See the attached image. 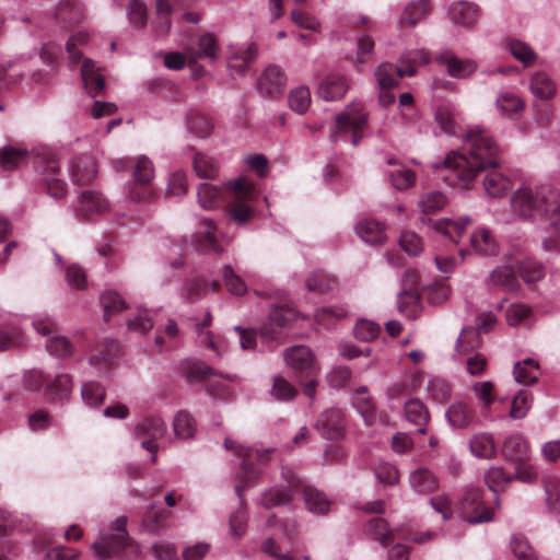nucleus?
I'll return each instance as SVG.
<instances>
[{
	"label": "nucleus",
	"instance_id": "nucleus-55",
	"mask_svg": "<svg viewBox=\"0 0 560 560\" xmlns=\"http://www.w3.org/2000/svg\"><path fill=\"white\" fill-rule=\"evenodd\" d=\"M447 203V198L441 191H430L419 201L423 213H435L442 210Z\"/></svg>",
	"mask_w": 560,
	"mask_h": 560
},
{
	"label": "nucleus",
	"instance_id": "nucleus-58",
	"mask_svg": "<svg viewBox=\"0 0 560 560\" xmlns=\"http://www.w3.org/2000/svg\"><path fill=\"white\" fill-rule=\"evenodd\" d=\"M295 387L290 384L284 377L277 376L273 380V385L271 388V395L280 401H288L295 397L296 395Z\"/></svg>",
	"mask_w": 560,
	"mask_h": 560
},
{
	"label": "nucleus",
	"instance_id": "nucleus-32",
	"mask_svg": "<svg viewBox=\"0 0 560 560\" xmlns=\"http://www.w3.org/2000/svg\"><path fill=\"white\" fill-rule=\"evenodd\" d=\"M529 90L533 95L540 100H550L557 93L553 80L544 71L535 72L529 81Z\"/></svg>",
	"mask_w": 560,
	"mask_h": 560
},
{
	"label": "nucleus",
	"instance_id": "nucleus-38",
	"mask_svg": "<svg viewBox=\"0 0 560 560\" xmlns=\"http://www.w3.org/2000/svg\"><path fill=\"white\" fill-rule=\"evenodd\" d=\"M505 47L516 60L523 63L524 67L534 65L537 59L535 50L527 43L520 39H508Z\"/></svg>",
	"mask_w": 560,
	"mask_h": 560
},
{
	"label": "nucleus",
	"instance_id": "nucleus-33",
	"mask_svg": "<svg viewBox=\"0 0 560 560\" xmlns=\"http://www.w3.org/2000/svg\"><path fill=\"white\" fill-rule=\"evenodd\" d=\"M355 232L364 242L370 244H383L386 241L385 226L376 220L359 222Z\"/></svg>",
	"mask_w": 560,
	"mask_h": 560
},
{
	"label": "nucleus",
	"instance_id": "nucleus-62",
	"mask_svg": "<svg viewBox=\"0 0 560 560\" xmlns=\"http://www.w3.org/2000/svg\"><path fill=\"white\" fill-rule=\"evenodd\" d=\"M154 177L153 163L147 156L137 160L133 178L139 184H149Z\"/></svg>",
	"mask_w": 560,
	"mask_h": 560
},
{
	"label": "nucleus",
	"instance_id": "nucleus-23",
	"mask_svg": "<svg viewBox=\"0 0 560 560\" xmlns=\"http://www.w3.org/2000/svg\"><path fill=\"white\" fill-rule=\"evenodd\" d=\"M219 49L215 36L211 33H205L198 38V48L196 50L191 47L187 48L186 54L188 55L189 62H196L201 58L217 60Z\"/></svg>",
	"mask_w": 560,
	"mask_h": 560
},
{
	"label": "nucleus",
	"instance_id": "nucleus-64",
	"mask_svg": "<svg viewBox=\"0 0 560 560\" xmlns=\"http://www.w3.org/2000/svg\"><path fill=\"white\" fill-rule=\"evenodd\" d=\"M47 351L55 357H68L72 353V345L63 336H55L46 343Z\"/></svg>",
	"mask_w": 560,
	"mask_h": 560
},
{
	"label": "nucleus",
	"instance_id": "nucleus-3",
	"mask_svg": "<svg viewBox=\"0 0 560 560\" xmlns=\"http://www.w3.org/2000/svg\"><path fill=\"white\" fill-rule=\"evenodd\" d=\"M127 516L114 520L107 530H102L91 545L93 555L98 560L110 558H131L140 553L139 545L127 530Z\"/></svg>",
	"mask_w": 560,
	"mask_h": 560
},
{
	"label": "nucleus",
	"instance_id": "nucleus-30",
	"mask_svg": "<svg viewBox=\"0 0 560 560\" xmlns=\"http://www.w3.org/2000/svg\"><path fill=\"white\" fill-rule=\"evenodd\" d=\"M470 245L475 253L483 256L495 255L499 250L494 236L485 228L478 229L471 234Z\"/></svg>",
	"mask_w": 560,
	"mask_h": 560
},
{
	"label": "nucleus",
	"instance_id": "nucleus-9",
	"mask_svg": "<svg viewBox=\"0 0 560 560\" xmlns=\"http://www.w3.org/2000/svg\"><path fill=\"white\" fill-rule=\"evenodd\" d=\"M36 170L49 196L55 199L66 196L67 184L60 178V165L52 154L37 158Z\"/></svg>",
	"mask_w": 560,
	"mask_h": 560
},
{
	"label": "nucleus",
	"instance_id": "nucleus-42",
	"mask_svg": "<svg viewBox=\"0 0 560 560\" xmlns=\"http://www.w3.org/2000/svg\"><path fill=\"white\" fill-rule=\"evenodd\" d=\"M71 389L72 380L68 374H58L52 382L47 383V395L51 400L66 399Z\"/></svg>",
	"mask_w": 560,
	"mask_h": 560
},
{
	"label": "nucleus",
	"instance_id": "nucleus-53",
	"mask_svg": "<svg viewBox=\"0 0 560 560\" xmlns=\"http://www.w3.org/2000/svg\"><path fill=\"white\" fill-rule=\"evenodd\" d=\"M368 534L374 539L386 546L392 539V532L384 518L375 517L370 521L366 527Z\"/></svg>",
	"mask_w": 560,
	"mask_h": 560
},
{
	"label": "nucleus",
	"instance_id": "nucleus-7",
	"mask_svg": "<svg viewBox=\"0 0 560 560\" xmlns=\"http://www.w3.org/2000/svg\"><path fill=\"white\" fill-rule=\"evenodd\" d=\"M136 439H143L141 446L152 454L151 462H156L158 443L167 432L165 421L158 416H147L131 428Z\"/></svg>",
	"mask_w": 560,
	"mask_h": 560
},
{
	"label": "nucleus",
	"instance_id": "nucleus-50",
	"mask_svg": "<svg viewBox=\"0 0 560 560\" xmlns=\"http://www.w3.org/2000/svg\"><path fill=\"white\" fill-rule=\"evenodd\" d=\"M170 516L166 511H153L152 509L147 511L142 525L148 533L160 534L165 528V520Z\"/></svg>",
	"mask_w": 560,
	"mask_h": 560
},
{
	"label": "nucleus",
	"instance_id": "nucleus-36",
	"mask_svg": "<svg viewBox=\"0 0 560 560\" xmlns=\"http://www.w3.org/2000/svg\"><path fill=\"white\" fill-rule=\"evenodd\" d=\"M514 378L517 383L529 385L537 382L539 376V364L532 358H527L514 365Z\"/></svg>",
	"mask_w": 560,
	"mask_h": 560
},
{
	"label": "nucleus",
	"instance_id": "nucleus-59",
	"mask_svg": "<svg viewBox=\"0 0 560 560\" xmlns=\"http://www.w3.org/2000/svg\"><path fill=\"white\" fill-rule=\"evenodd\" d=\"M222 277L229 292L232 294L242 295L246 292V284L230 265L223 267Z\"/></svg>",
	"mask_w": 560,
	"mask_h": 560
},
{
	"label": "nucleus",
	"instance_id": "nucleus-17",
	"mask_svg": "<svg viewBox=\"0 0 560 560\" xmlns=\"http://www.w3.org/2000/svg\"><path fill=\"white\" fill-rule=\"evenodd\" d=\"M417 70L411 66L406 69L395 67L392 63L384 62L378 66L375 77L381 90H390L398 83V79L402 77H412Z\"/></svg>",
	"mask_w": 560,
	"mask_h": 560
},
{
	"label": "nucleus",
	"instance_id": "nucleus-45",
	"mask_svg": "<svg viewBox=\"0 0 560 560\" xmlns=\"http://www.w3.org/2000/svg\"><path fill=\"white\" fill-rule=\"evenodd\" d=\"M353 405L360 411L364 421L372 423L374 417V402L368 394L366 387H360L353 395Z\"/></svg>",
	"mask_w": 560,
	"mask_h": 560
},
{
	"label": "nucleus",
	"instance_id": "nucleus-57",
	"mask_svg": "<svg viewBox=\"0 0 560 560\" xmlns=\"http://www.w3.org/2000/svg\"><path fill=\"white\" fill-rule=\"evenodd\" d=\"M389 179L396 189L404 190L415 185L416 174L410 168L400 166L398 170L389 173Z\"/></svg>",
	"mask_w": 560,
	"mask_h": 560
},
{
	"label": "nucleus",
	"instance_id": "nucleus-48",
	"mask_svg": "<svg viewBox=\"0 0 560 560\" xmlns=\"http://www.w3.org/2000/svg\"><path fill=\"white\" fill-rule=\"evenodd\" d=\"M511 550L518 560H538L534 548L523 535H513L511 538Z\"/></svg>",
	"mask_w": 560,
	"mask_h": 560
},
{
	"label": "nucleus",
	"instance_id": "nucleus-37",
	"mask_svg": "<svg viewBox=\"0 0 560 560\" xmlns=\"http://www.w3.org/2000/svg\"><path fill=\"white\" fill-rule=\"evenodd\" d=\"M303 494L305 504L312 513L325 514L329 511L331 502L325 493L314 487L304 486Z\"/></svg>",
	"mask_w": 560,
	"mask_h": 560
},
{
	"label": "nucleus",
	"instance_id": "nucleus-15",
	"mask_svg": "<svg viewBox=\"0 0 560 560\" xmlns=\"http://www.w3.org/2000/svg\"><path fill=\"white\" fill-rule=\"evenodd\" d=\"M69 173L74 184H90L97 175L96 161L89 154L78 155L71 160L69 164Z\"/></svg>",
	"mask_w": 560,
	"mask_h": 560
},
{
	"label": "nucleus",
	"instance_id": "nucleus-6",
	"mask_svg": "<svg viewBox=\"0 0 560 560\" xmlns=\"http://www.w3.org/2000/svg\"><path fill=\"white\" fill-rule=\"evenodd\" d=\"M457 510L462 518L471 525L493 520V510L483 500V491L479 488L466 489L458 501Z\"/></svg>",
	"mask_w": 560,
	"mask_h": 560
},
{
	"label": "nucleus",
	"instance_id": "nucleus-13",
	"mask_svg": "<svg viewBox=\"0 0 560 560\" xmlns=\"http://www.w3.org/2000/svg\"><path fill=\"white\" fill-rule=\"evenodd\" d=\"M477 334L475 331H463L457 339L456 351L457 355H463V360L466 364V371L471 376H479L483 374L486 371L488 361L487 358L477 352H468L465 343L468 342L470 338H476Z\"/></svg>",
	"mask_w": 560,
	"mask_h": 560
},
{
	"label": "nucleus",
	"instance_id": "nucleus-12",
	"mask_svg": "<svg viewBox=\"0 0 560 560\" xmlns=\"http://www.w3.org/2000/svg\"><path fill=\"white\" fill-rule=\"evenodd\" d=\"M283 358L292 370L305 373L306 376H314L319 370L314 353L305 346H294L285 349Z\"/></svg>",
	"mask_w": 560,
	"mask_h": 560
},
{
	"label": "nucleus",
	"instance_id": "nucleus-11",
	"mask_svg": "<svg viewBox=\"0 0 560 560\" xmlns=\"http://www.w3.org/2000/svg\"><path fill=\"white\" fill-rule=\"evenodd\" d=\"M228 49L226 67L231 75L246 74L250 69V63L258 56V48L254 43L242 46L230 45Z\"/></svg>",
	"mask_w": 560,
	"mask_h": 560
},
{
	"label": "nucleus",
	"instance_id": "nucleus-5",
	"mask_svg": "<svg viewBox=\"0 0 560 560\" xmlns=\"http://www.w3.org/2000/svg\"><path fill=\"white\" fill-rule=\"evenodd\" d=\"M368 125V114L362 105L351 104L336 115L335 129L330 133L332 142L350 140L352 145H358L363 138Z\"/></svg>",
	"mask_w": 560,
	"mask_h": 560
},
{
	"label": "nucleus",
	"instance_id": "nucleus-18",
	"mask_svg": "<svg viewBox=\"0 0 560 560\" xmlns=\"http://www.w3.org/2000/svg\"><path fill=\"white\" fill-rule=\"evenodd\" d=\"M448 424L454 429H467L476 420V411L468 404L454 401L445 411Z\"/></svg>",
	"mask_w": 560,
	"mask_h": 560
},
{
	"label": "nucleus",
	"instance_id": "nucleus-4",
	"mask_svg": "<svg viewBox=\"0 0 560 560\" xmlns=\"http://www.w3.org/2000/svg\"><path fill=\"white\" fill-rule=\"evenodd\" d=\"M224 447L241 459L236 479L244 487L259 478L261 467L269 463L275 451L273 448L245 447L230 438L224 439Z\"/></svg>",
	"mask_w": 560,
	"mask_h": 560
},
{
	"label": "nucleus",
	"instance_id": "nucleus-54",
	"mask_svg": "<svg viewBox=\"0 0 560 560\" xmlns=\"http://www.w3.org/2000/svg\"><path fill=\"white\" fill-rule=\"evenodd\" d=\"M427 390L429 396L439 402H445L452 395V386L445 380L440 377H433L430 380Z\"/></svg>",
	"mask_w": 560,
	"mask_h": 560
},
{
	"label": "nucleus",
	"instance_id": "nucleus-29",
	"mask_svg": "<svg viewBox=\"0 0 560 560\" xmlns=\"http://www.w3.org/2000/svg\"><path fill=\"white\" fill-rule=\"evenodd\" d=\"M438 61L446 66L447 72L454 78H466L475 72L476 65L470 60L458 59L451 51L439 55Z\"/></svg>",
	"mask_w": 560,
	"mask_h": 560
},
{
	"label": "nucleus",
	"instance_id": "nucleus-22",
	"mask_svg": "<svg viewBox=\"0 0 560 560\" xmlns=\"http://www.w3.org/2000/svg\"><path fill=\"white\" fill-rule=\"evenodd\" d=\"M487 282L489 285L501 288L508 292H516L520 289L516 272L509 265L494 268L489 275Z\"/></svg>",
	"mask_w": 560,
	"mask_h": 560
},
{
	"label": "nucleus",
	"instance_id": "nucleus-40",
	"mask_svg": "<svg viewBox=\"0 0 560 560\" xmlns=\"http://www.w3.org/2000/svg\"><path fill=\"white\" fill-rule=\"evenodd\" d=\"M470 223L468 217H464L460 220L441 219L433 223L435 231L447 236L453 243H457V236L464 232L465 228Z\"/></svg>",
	"mask_w": 560,
	"mask_h": 560
},
{
	"label": "nucleus",
	"instance_id": "nucleus-28",
	"mask_svg": "<svg viewBox=\"0 0 560 560\" xmlns=\"http://www.w3.org/2000/svg\"><path fill=\"white\" fill-rule=\"evenodd\" d=\"M429 13L430 3L428 0L411 1L404 9L399 24L402 27H415L418 23L425 20Z\"/></svg>",
	"mask_w": 560,
	"mask_h": 560
},
{
	"label": "nucleus",
	"instance_id": "nucleus-63",
	"mask_svg": "<svg viewBox=\"0 0 560 560\" xmlns=\"http://www.w3.org/2000/svg\"><path fill=\"white\" fill-rule=\"evenodd\" d=\"M399 244L401 248L411 256L419 255L423 249L421 238L411 231L402 232L400 235Z\"/></svg>",
	"mask_w": 560,
	"mask_h": 560
},
{
	"label": "nucleus",
	"instance_id": "nucleus-19",
	"mask_svg": "<svg viewBox=\"0 0 560 560\" xmlns=\"http://www.w3.org/2000/svg\"><path fill=\"white\" fill-rule=\"evenodd\" d=\"M349 83L345 75L340 73H329L319 83L317 93L325 101H335L341 98L348 91Z\"/></svg>",
	"mask_w": 560,
	"mask_h": 560
},
{
	"label": "nucleus",
	"instance_id": "nucleus-56",
	"mask_svg": "<svg viewBox=\"0 0 560 560\" xmlns=\"http://www.w3.org/2000/svg\"><path fill=\"white\" fill-rule=\"evenodd\" d=\"M518 271L520 276L527 283L537 282L545 275L542 265L530 259L522 261L520 264Z\"/></svg>",
	"mask_w": 560,
	"mask_h": 560
},
{
	"label": "nucleus",
	"instance_id": "nucleus-51",
	"mask_svg": "<svg viewBox=\"0 0 560 560\" xmlns=\"http://www.w3.org/2000/svg\"><path fill=\"white\" fill-rule=\"evenodd\" d=\"M289 105L292 110L304 114L311 105V92L306 86H298L289 95Z\"/></svg>",
	"mask_w": 560,
	"mask_h": 560
},
{
	"label": "nucleus",
	"instance_id": "nucleus-21",
	"mask_svg": "<svg viewBox=\"0 0 560 560\" xmlns=\"http://www.w3.org/2000/svg\"><path fill=\"white\" fill-rule=\"evenodd\" d=\"M295 317L294 310L285 306H275L269 313V324L261 329V337L275 339L276 328L287 327Z\"/></svg>",
	"mask_w": 560,
	"mask_h": 560
},
{
	"label": "nucleus",
	"instance_id": "nucleus-10",
	"mask_svg": "<svg viewBox=\"0 0 560 560\" xmlns=\"http://www.w3.org/2000/svg\"><path fill=\"white\" fill-rule=\"evenodd\" d=\"M314 427L324 439L340 440L346 433L345 413L339 408L326 409L319 415Z\"/></svg>",
	"mask_w": 560,
	"mask_h": 560
},
{
	"label": "nucleus",
	"instance_id": "nucleus-41",
	"mask_svg": "<svg viewBox=\"0 0 560 560\" xmlns=\"http://www.w3.org/2000/svg\"><path fill=\"white\" fill-rule=\"evenodd\" d=\"M220 283L217 280L194 279L186 283L185 295L189 301H196L205 296L210 291H217Z\"/></svg>",
	"mask_w": 560,
	"mask_h": 560
},
{
	"label": "nucleus",
	"instance_id": "nucleus-8",
	"mask_svg": "<svg viewBox=\"0 0 560 560\" xmlns=\"http://www.w3.org/2000/svg\"><path fill=\"white\" fill-rule=\"evenodd\" d=\"M226 190H233L241 197H249L252 195L250 185L243 179H236L223 186L206 183L199 185L197 189L198 201L200 206L206 210L214 209L221 203L223 194Z\"/></svg>",
	"mask_w": 560,
	"mask_h": 560
},
{
	"label": "nucleus",
	"instance_id": "nucleus-49",
	"mask_svg": "<svg viewBox=\"0 0 560 560\" xmlns=\"http://www.w3.org/2000/svg\"><path fill=\"white\" fill-rule=\"evenodd\" d=\"M173 428L176 436L188 439L194 435L196 423L187 411H178L174 418Z\"/></svg>",
	"mask_w": 560,
	"mask_h": 560
},
{
	"label": "nucleus",
	"instance_id": "nucleus-24",
	"mask_svg": "<svg viewBox=\"0 0 560 560\" xmlns=\"http://www.w3.org/2000/svg\"><path fill=\"white\" fill-rule=\"evenodd\" d=\"M81 75L88 93L95 97L105 89L104 77L100 73L93 60L84 59L81 67Z\"/></svg>",
	"mask_w": 560,
	"mask_h": 560
},
{
	"label": "nucleus",
	"instance_id": "nucleus-16",
	"mask_svg": "<svg viewBox=\"0 0 560 560\" xmlns=\"http://www.w3.org/2000/svg\"><path fill=\"white\" fill-rule=\"evenodd\" d=\"M486 172L482 186L485 192L492 198H499L504 196L511 188L512 182L511 179L501 173L498 167H488L483 170Z\"/></svg>",
	"mask_w": 560,
	"mask_h": 560
},
{
	"label": "nucleus",
	"instance_id": "nucleus-60",
	"mask_svg": "<svg viewBox=\"0 0 560 560\" xmlns=\"http://www.w3.org/2000/svg\"><path fill=\"white\" fill-rule=\"evenodd\" d=\"M229 214L236 223L244 224L252 220L254 211L248 205L236 197L229 208Z\"/></svg>",
	"mask_w": 560,
	"mask_h": 560
},
{
	"label": "nucleus",
	"instance_id": "nucleus-34",
	"mask_svg": "<svg viewBox=\"0 0 560 560\" xmlns=\"http://www.w3.org/2000/svg\"><path fill=\"white\" fill-rule=\"evenodd\" d=\"M28 156L26 149L5 145L0 149V167L5 172H12L24 165Z\"/></svg>",
	"mask_w": 560,
	"mask_h": 560
},
{
	"label": "nucleus",
	"instance_id": "nucleus-1",
	"mask_svg": "<svg viewBox=\"0 0 560 560\" xmlns=\"http://www.w3.org/2000/svg\"><path fill=\"white\" fill-rule=\"evenodd\" d=\"M468 145V155L451 151L434 168L444 173L443 179L451 186L468 188L476 175L488 167H498L500 148L489 132L474 126L463 136Z\"/></svg>",
	"mask_w": 560,
	"mask_h": 560
},
{
	"label": "nucleus",
	"instance_id": "nucleus-14",
	"mask_svg": "<svg viewBox=\"0 0 560 560\" xmlns=\"http://www.w3.org/2000/svg\"><path fill=\"white\" fill-rule=\"evenodd\" d=\"M287 82L283 70L275 65L268 66L257 79L256 88L262 96H276L282 93Z\"/></svg>",
	"mask_w": 560,
	"mask_h": 560
},
{
	"label": "nucleus",
	"instance_id": "nucleus-20",
	"mask_svg": "<svg viewBox=\"0 0 560 560\" xmlns=\"http://www.w3.org/2000/svg\"><path fill=\"white\" fill-rule=\"evenodd\" d=\"M77 212L82 217L101 214L108 210L109 203L104 196L95 190H84L78 197Z\"/></svg>",
	"mask_w": 560,
	"mask_h": 560
},
{
	"label": "nucleus",
	"instance_id": "nucleus-25",
	"mask_svg": "<svg viewBox=\"0 0 560 560\" xmlns=\"http://www.w3.org/2000/svg\"><path fill=\"white\" fill-rule=\"evenodd\" d=\"M405 418L417 427V432L424 434L425 427L430 420V413L427 406L418 398H411L404 406Z\"/></svg>",
	"mask_w": 560,
	"mask_h": 560
},
{
	"label": "nucleus",
	"instance_id": "nucleus-43",
	"mask_svg": "<svg viewBox=\"0 0 560 560\" xmlns=\"http://www.w3.org/2000/svg\"><path fill=\"white\" fill-rule=\"evenodd\" d=\"M156 19L153 22L154 32L159 36H164L171 28L172 7L167 0H156Z\"/></svg>",
	"mask_w": 560,
	"mask_h": 560
},
{
	"label": "nucleus",
	"instance_id": "nucleus-26",
	"mask_svg": "<svg viewBox=\"0 0 560 560\" xmlns=\"http://www.w3.org/2000/svg\"><path fill=\"white\" fill-rule=\"evenodd\" d=\"M448 14L454 24L470 26L479 19V8L471 2L458 1L451 4Z\"/></svg>",
	"mask_w": 560,
	"mask_h": 560
},
{
	"label": "nucleus",
	"instance_id": "nucleus-2",
	"mask_svg": "<svg viewBox=\"0 0 560 560\" xmlns=\"http://www.w3.org/2000/svg\"><path fill=\"white\" fill-rule=\"evenodd\" d=\"M510 209L514 218L532 223L544 222L550 241H544L547 249L560 243V195L547 188L523 184L511 196Z\"/></svg>",
	"mask_w": 560,
	"mask_h": 560
},
{
	"label": "nucleus",
	"instance_id": "nucleus-61",
	"mask_svg": "<svg viewBox=\"0 0 560 560\" xmlns=\"http://www.w3.org/2000/svg\"><path fill=\"white\" fill-rule=\"evenodd\" d=\"M435 120L445 133L450 136L457 135L456 121L454 119L452 110L447 106H440L436 108Z\"/></svg>",
	"mask_w": 560,
	"mask_h": 560
},
{
	"label": "nucleus",
	"instance_id": "nucleus-27",
	"mask_svg": "<svg viewBox=\"0 0 560 560\" xmlns=\"http://www.w3.org/2000/svg\"><path fill=\"white\" fill-rule=\"evenodd\" d=\"M409 485L419 494H428L439 488L435 475L424 467L417 468L410 472Z\"/></svg>",
	"mask_w": 560,
	"mask_h": 560
},
{
	"label": "nucleus",
	"instance_id": "nucleus-47",
	"mask_svg": "<svg viewBox=\"0 0 560 560\" xmlns=\"http://www.w3.org/2000/svg\"><path fill=\"white\" fill-rule=\"evenodd\" d=\"M105 389L97 382H86L82 385L81 396L90 407H100L105 399Z\"/></svg>",
	"mask_w": 560,
	"mask_h": 560
},
{
	"label": "nucleus",
	"instance_id": "nucleus-35",
	"mask_svg": "<svg viewBox=\"0 0 560 560\" xmlns=\"http://www.w3.org/2000/svg\"><path fill=\"white\" fill-rule=\"evenodd\" d=\"M529 453L528 442L521 434H512L503 443V454L510 459L522 462L529 457Z\"/></svg>",
	"mask_w": 560,
	"mask_h": 560
},
{
	"label": "nucleus",
	"instance_id": "nucleus-44",
	"mask_svg": "<svg viewBox=\"0 0 560 560\" xmlns=\"http://www.w3.org/2000/svg\"><path fill=\"white\" fill-rule=\"evenodd\" d=\"M192 164L196 175L200 178L214 179L219 173L218 162L205 154H196Z\"/></svg>",
	"mask_w": 560,
	"mask_h": 560
},
{
	"label": "nucleus",
	"instance_id": "nucleus-31",
	"mask_svg": "<svg viewBox=\"0 0 560 560\" xmlns=\"http://www.w3.org/2000/svg\"><path fill=\"white\" fill-rule=\"evenodd\" d=\"M215 224L208 219L201 221L199 231L197 232L198 249L202 252L222 253L223 248L219 245Z\"/></svg>",
	"mask_w": 560,
	"mask_h": 560
},
{
	"label": "nucleus",
	"instance_id": "nucleus-39",
	"mask_svg": "<svg viewBox=\"0 0 560 560\" xmlns=\"http://www.w3.org/2000/svg\"><path fill=\"white\" fill-rule=\"evenodd\" d=\"M469 448L474 456L490 458L495 454V443L491 434L478 433L469 441Z\"/></svg>",
	"mask_w": 560,
	"mask_h": 560
},
{
	"label": "nucleus",
	"instance_id": "nucleus-52",
	"mask_svg": "<svg viewBox=\"0 0 560 560\" xmlns=\"http://www.w3.org/2000/svg\"><path fill=\"white\" fill-rule=\"evenodd\" d=\"M533 402L532 395L526 390H520L512 400L510 417L513 419H523L529 411Z\"/></svg>",
	"mask_w": 560,
	"mask_h": 560
},
{
	"label": "nucleus",
	"instance_id": "nucleus-46",
	"mask_svg": "<svg viewBox=\"0 0 560 560\" xmlns=\"http://www.w3.org/2000/svg\"><path fill=\"white\" fill-rule=\"evenodd\" d=\"M101 303L104 308V319L106 322H108L115 313L127 308V303L114 291H105L101 296Z\"/></svg>",
	"mask_w": 560,
	"mask_h": 560
}]
</instances>
